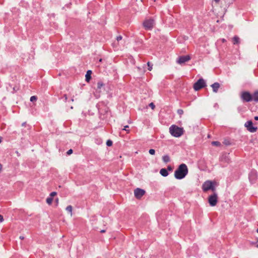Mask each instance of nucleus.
Returning <instances> with one entry per match:
<instances>
[{"label": "nucleus", "instance_id": "1", "mask_svg": "<svg viewBox=\"0 0 258 258\" xmlns=\"http://www.w3.org/2000/svg\"><path fill=\"white\" fill-rule=\"evenodd\" d=\"M188 173V168L185 164H180L175 171L174 176L177 179H181Z\"/></svg>", "mask_w": 258, "mask_h": 258}, {"label": "nucleus", "instance_id": "2", "mask_svg": "<svg viewBox=\"0 0 258 258\" xmlns=\"http://www.w3.org/2000/svg\"><path fill=\"white\" fill-rule=\"evenodd\" d=\"M169 133L172 136L179 138L183 134L184 130L183 128L179 127L176 125H172L169 127Z\"/></svg>", "mask_w": 258, "mask_h": 258}, {"label": "nucleus", "instance_id": "3", "mask_svg": "<svg viewBox=\"0 0 258 258\" xmlns=\"http://www.w3.org/2000/svg\"><path fill=\"white\" fill-rule=\"evenodd\" d=\"M216 185L217 182L215 181H212L210 180H207L203 183L202 185V189L205 192L210 189L213 191H215L216 190L215 185Z\"/></svg>", "mask_w": 258, "mask_h": 258}, {"label": "nucleus", "instance_id": "4", "mask_svg": "<svg viewBox=\"0 0 258 258\" xmlns=\"http://www.w3.org/2000/svg\"><path fill=\"white\" fill-rule=\"evenodd\" d=\"M206 86V82L203 79H200L194 85V88L196 91H198Z\"/></svg>", "mask_w": 258, "mask_h": 258}, {"label": "nucleus", "instance_id": "5", "mask_svg": "<svg viewBox=\"0 0 258 258\" xmlns=\"http://www.w3.org/2000/svg\"><path fill=\"white\" fill-rule=\"evenodd\" d=\"M244 126L250 133H254L256 132L257 130V127L256 126H253V123L251 120L246 121L244 124Z\"/></svg>", "mask_w": 258, "mask_h": 258}, {"label": "nucleus", "instance_id": "6", "mask_svg": "<svg viewBox=\"0 0 258 258\" xmlns=\"http://www.w3.org/2000/svg\"><path fill=\"white\" fill-rule=\"evenodd\" d=\"M208 202L210 206H215L218 202V196L216 193L210 196L208 198Z\"/></svg>", "mask_w": 258, "mask_h": 258}, {"label": "nucleus", "instance_id": "7", "mask_svg": "<svg viewBox=\"0 0 258 258\" xmlns=\"http://www.w3.org/2000/svg\"><path fill=\"white\" fill-rule=\"evenodd\" d=\"M143 25L146 30H151L154 25V21L153 19H150L145 20Z\"/></svg>", "mask_w": 258, "mask_h": 258}, {"label": "nucleus", "instance_id": "8", "mask_svg": "<svg viewBox=\"0 0 258 258\" xmlns=\"http://www.w3.org/2000/svg\"><path fill=\"white\" fill-rule=\"evenodd\" d=\"M241 99L245 102H250L252 100V95L247 91H244L241 93Z\"/></svg>", "mask_w": 258, "mask_h": 258}, {"label": "nucleus", "instance_id": "9", "mask_svg": "<svg viewBox=\"0 0 258 258\" xmlns=\"http://www.w3.org/2000/svg\"><path fill=\"white\" fill-rule=\"evenodd\" d=\"M145 194V191L139 188H137L134 190L135 196L137 199H140Z\"/></svg>", "mask_w": 258, "mask_h": 258}, {"label": "nucleus", "instance_id": "10", "mask_svg": "<svg viewBox=\"0 0 258 258\" xmlns=\"http://www.w3.org/2000/svg\"><path fill=\"white\" fill-rule=\"evenodd\" d=\"M190 59V57L189 55H184L181 56L178 58L177 60V62L180 64H182L185 62L188 61Z\"/></svg>", "mask_w": 258, "mask_h": 258}, {"label": "nucleus", "instance_id": "11", "mask_svg": "<svg viewBox=\"0 0 258 258\" xmlns=\"http://www.w3.org/2000/svg\"><path fill=\"white\" fill-rule=\"evenodd\" d=\"M104 86V84L102 83V82L101 81H99L98 83H97V89H96V93H95V95L96 96V97H99V94H97V91H98V92L99 93L100 92V89Z\"/></svg>", "mask_w": 258, "mask_h": 258}, {"label": "nucleus", "instance_id": "12", "mask_svg": "<svg viewBox=\"0 0 258 258\" xmlns=\"http://www.w3.org/2000/svg\"><path fill=\"white\" fill-rule=\"evenodd\" d=\"M256 177V173L254 171H251L249 176V180L251 182H253Z\"/></svg>", "mask_w": 258, "mask_h": 258}, {"label": "nucleus", "instance_id": "13", "mask_svg": "<svg viewBox=\"0 0 258 258\" xmlns=\"http://www.w3.org/2000/svg\"><path fill=\"white\" fill-rule=\"evenodd\" d=\"M213 92L217 93L220 87V84L218 83H215L211 85Z\"/></svg>", "mask_w": 258, "mask_h": 258}, {"label": "nucleus", "instance_id": "14", "mask_svg": "<svg viewBox=\"0 0 258 258\" xmlns=\"http://www.w3.org/2000/svg\"><path fill=\"white\" fill-rule=\"evenodd\" d=\"M92 74V72L90 70H89L87 72V73L86 74L85 77H86V81L87 82H89L90 80H91V75Z\"/></svg>", "mask_w": 258, "mask_h": 258}, {"label": "nucleus", "instance_id": "15", "mask_svg": "<svg viewBox=\"0 0 258 258\" xmlns=\"http://www.w3.org/2000/svg\"><path fill=\"white\" fill-rule=\"evenodd\" d=\"M160 173L164 177L167 176L168 175V172L165 168H162L160 171Z\"/></svg>", "mask_w": 258, "mask_h": 258}, {"label": "nucleus", "instance_id": "16", "mask_svg": "<svg viewBox=\"0 0 258 258\" xmlns=\"http://www.w3.org/2000/svg\"><path fill=\"white\" fill-rule=\"evenodd\" d=\"M252 100L256 101V102L258 101V91H255L252 95Z\"/></svg>", "mask_w": 258, "mask_h": 258}, {"label": "nucleus", "instance_id": "17", "mask_svg": "<svg viewBox=\"0 0 258 258\" xmlns=\"http://www.w3.org/2000/svg\"><path fill=\"white\" fill-rule=\"evenodd\" d=\"M232 42L234 44H239L240 42L239 38L237 36H235L232 39Z\"/></svg>", "mask_w": 258, "mask_h": 258}, {"label": "nucleus", "instance_id": "18", "mask_svg": "<svg viewBox=\"0 0 258 258\" xmlns=\"http://www.w3.org/2000/svg\"><path fill=\"white\" fill-rule=\"evenodd\" d=\"M162 160L165 163H168L170 161V157L168 155H164L162 157Z\"/></svg>", "mask_w": 258, "mask_h": 258}, {"label": "nucleus", "instance_id": "19", "mask_svg": "<svg viewBox=\"0 0 258 258\" xmlns=\"http://www.w3.org/2000/svg\"><path fill=\"white\" fill-rule=\"evenodd\" d=\"M72 206L70 205L66 208V210L70 213L71 216H72Z\"/></svg>", "mask_w": 258, "mask_h": 258}, {"label": "nucleus", "instance_id": "20", "mask_svg": "<svg viewBox=\"0 0 258 258\" xmlns=\"http://www.w3.org/2000/svg\"><path fill=\"white\" fill-rule=\"evenodd\" d=\"M52 201H53V198L49 197H48L47 199H46V203L48 204V205H51L52 204Z\"/></svg>", "mask_w": 258, "mask_h": 258}, {"label": "nucleus", "instance_id": "21", "mask_svg": "<svg viewBox=\"0 0 258 258\" xmlns=\"http://www.w3.org/2000/svg\"><path fill=\"white\" fill-rule=\"evenodd\" d=\"M212 144L216 146H220L221 145V143L218 141H213L212 142Z\"/></svg>", "mask_w": 258, "mask_h": 258}, {"label": "nucleus", "instance_id": "22", "mask_svg": "<svg viewBox=\"0 0 258 258\" xmlns=\"http://www.w3.org/2000/svg\"><path fill=\"white\" fill-rule=\"evenodd\" d=\"M251 244L252 245H254L256 247L258 248V240L256 242H251Z\"/></svg>", "mask_w": 258, "mask_h": 258}, {"label": "nucleus", "instance_id": "23", "mask_svg": "<svg viewBox=\"0 0 258 258\" xmlns=\"http://www.w3.org/2000/svg\"><path fill=\"white\" fill-rule=\"evenodd\" d=\"M37 100V97L35 96H31L30 98V101L31 102L35 101Z\"/></svg>", "mask_w": 258, "mask_h": 258}, {"label": "nucleus", "instance_id": "24", "mask_svg": "<svg viewBox=\"0 0 258 258\" xmlns=\"http://www.w3.org/2000/svg\"><path fill=\"white\" fill-rule=\"evenodd\" d=\"M149 153L151 155H154L155 153V151L154 149H150L149 151Z\"/></svg>", "mask_w": 258, "mask_h": 258}, {"label": "nucleus", "instance_id": "25", "mask_svg": "<svg viewBox=\"0 0 258 258\" xmlns=\"http://www.w3.org/2000/svg\"><path fill=\"white\" fill-rule=\"evenodd\" d=\"M106 145L108 146H111L112 145V142L111 140H108L106 142Z\"/></svg>", "mask_w": 258, "mask_h": 258}, {"label": "nucleus", "instance_id": "26", "mask_svg": "<svg viewBox=\"0 0 258 258\" xmlns=\"http://www.w3.org/2000/svg\"><path fill=\"white\" fill-rule=\"evenodd\" d=\"M57 195V193L55 191L52 192L50 194V197L52 198L55 196Z\"/></svg>", "mask_w": 258, "mask_h": 258}, {"label": "nucleus", "instance_id": "27", "mask_svg": "<svg viewBox=\"0 0 258 258\" xmlns=\"http://www.w3.org/2000/svg\"><path fill=\"white\" fill-rule=\"evenodd\" d=\"M147 64H148V67H149V68H148V70H149V71H151V70H152V64H151V63H150V62H148L147 63Z\"/></svg>", "mask_w": 258, "mask_h": 258}, {"label": "nucleus", "instance_id": "28", "mask_svg": "<svg viewBox=\"0 0 258 258\" xmlns=\"http://www.w3.org/2000/svg\"><path fill=\"white\" fill-rule=\"evenodd\" d=\"M149 106H150V107H151V108H152L153 110V109H154V108H155V105H154V103H152H152H150L149 104Z\"/></svg>", "mask_w": 258, "mask_h": 258}, {"label": "nucleus", "instance_id": "29", "mask_svg": "<svg viewBox=\"0 0 258 258\" xmlns=\"http://www.w3.org/2000/svg\"><path fill=\"white\" fill-rule=\"evenodd\" d=\"M177 113L178 114H179L180 115H181L182 114H183V111L182 110V109H178L177 110Z\"/></svg>", "mask_w": 258, "mask_h": 258}, {"label": "nucleus", "instance_id": "30", "mask_svg": "<svg viewBox=\"0 0 258 258\" xmlns=\"http://www.w3.org/2000/svg\"><path fill=\"white\" fill-rule=\"evenodd\" d=\"M128 125H125L124 126V128H123V130L127 132V133H129L130 131L127 130V128H128Z\"/></svg>", "mask_w": 258, "mask_h": 258}, {"label": "nucleus", "instance_id": "31", "mask_svg": "<svg viewBox=\"0 0 258 258\" xmlns=\"http://www.w3.org/2000/svg\"><path fill=\"white\" fill-rule=\"evenodd\" d=\"M72 153H73V150L72 149H70L68 151L67 154L71 155V154H72Z\"/></svg>", "mask_w": 258, "mask_h": 258}, {"label": "nucleus", "instance_id": "32", "mask_svg": "<svg viewBox=\"0 0 258 258\" xmlns=\"http://www.w3.org/2000/svg\"><path fill=\"white\" fill-rule=\"evenodd\" d=\"M116 39L118 41H119V40H121L122 39V36H117L116 38Z\"/></svg>", "mask_w": 258, "mask_h": 258}, {"label": "nucleus", "instance_id": "33", "mask_svg": "<svg viewBox=\"0 0 258 258\" xmlns=\"http://www.w3.org/2000/svg\"><path fill=\"white\" fill-rule=\"evenodd\" d=\"M4 221L3 216L0 215V223Z\"/></svg>", "mask_w": 258, "mask_h": 258}, {"label": "nucleus", "instance_id": "34", "mask_svg": "<svg viewBox=\"0 0 258 258\" xmlns=\"http://www.w3.org/2000/svg\"><path fill=\"white\" fill-rule=\"evenodd\" d=\"M64 99H65V101H67V100L68 99V97H67V95H64Z\"/></svg>", "mask_w": 258, "mask_h": 258}, {"label": "nucleus", "instance_id": "35", "mask_svg": "<svg viewBox=\"0 0 258 258\" xmlns=\"http://www.w3.org/2000/svg\"><path fill=\"white\" fill-rule=\"evenodd\" d=\"M254 118L255 120H258V116H255Z\"/></svg>", "mask_w": 258, "mask_h": 258}, {"label": "nucleus", "instance_id": "36", "mask_svg": "<svg viewBox=\"0 0 258 258\" xmlns=\"http://www.w3.org/2000/svg\"><path fill=\"white\" fill-rule=\"evenodd\" d=\"M168 169L169 170H172V168H171L170 166H168Z\"/></svg>", "mask_w": 258, "mask_h": 258}, {"label": "nucleus", "instance_id": "37", "mask_svg": "<svg viewBox=\"0 0 258 258\" xmlns=\"http://www.w3.org/2000/svg\"><path fill=\"white\" fill-rule=\"evenodd\" d=\"M55 202L56 203V204H57L58 203V199L57 198L56 200H55Z\"/></svg>", "mask_w": 258, "mask_h": 258}, {"label": "nucleus", "instance_id": "38", "mask_svg": "<svg viewBox=\"0 0 258 258\" xmlns=\"http://www.w3.org/2000/svg\"><path fill=\"white\" fill-rule=\"evenodd\" d=\"M2 140H3V138L2 137H0V143H2Z\"/></svg>", "mask_w": 258, "mask_h": 258}, {"label": "nucleus", "instance_id": "39", "mask_svg": "<svg viewBox=\"0 0 258 258\" xmlns=\"http://www.w3.org/2000/svg\"><path fill=\"white\" fill-rule=\"evenodd\" d=\"M214 1L217 3H218L220 1V0H214Z\"/></svg>", "mask_w": 258, "mask_h": 258}, {"label": "nucleus", "instance_id": "40", "mask_svg": "<svg viewBox=\"0 0 258 258\" xmlns=\"http://www.w3.org/2000/svg\"><path fill=\"white\" fill-rule=\"evenodd\" d=\"M222 41L223 42H226V40H225V39H222Z\"/></svg>", "mask_w": 258, "mask_h": 258}, {"label": "nucleus", "instance_id": "41", "mask_svg": "<svg viewBox=\"0 0 258 258\" xmlns=\"http://www.w3.org/2000/svg\"><path fill=\"white\" fill-rule=\"evenodd\" d=\"M105 231L104 230H102L101 231V233H104V232H105Z\"/></svg>", "mask_w": 258, "mask_h": 258}, {"label": "nucleus", "instance_id": "42", "mask_svg": "<svg viewBox=\"0 0 258 258\" xmlns=\"http://www.w3.org/2000/svg\"><path fill=\"white\" fill-rule=\"evenodd\" d=\"M20 238H21V239H23L24 237H21H21H20Z\"/></svg>", "mask_w": 258, "mask_h": 258}, {"label": "nucleus", "instance_id": "43", "mask_svg": "<svg viewBox=\"0 0 258 258\" xmlns=\"http://www.w3.org/2000/svg\"><path fill=\"white\" fill-rule=\"evenodd\" d=\"M72 101H74V99L73 98L72 99Z\"/></svg>", "mask_w": 258, "mask_h": 258}, {"label": "nucleus", "instance_id": "44", "mask_svg": "<svg viewBox=\"0 0 258 258\" xmlns=\"http://www.w3.org/2000/svg\"><path fill=\"white\" fill-rule=\"evenodd\" d=\"M256 232L258 233V228L256 230Z\"/></svg>", "mask_w": 258, "mask_h": 258}]
</instances>
